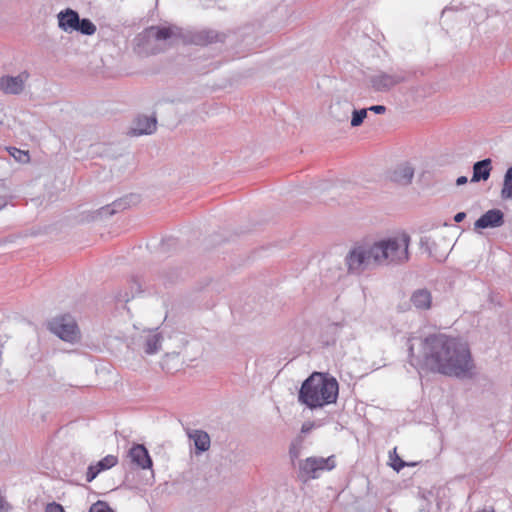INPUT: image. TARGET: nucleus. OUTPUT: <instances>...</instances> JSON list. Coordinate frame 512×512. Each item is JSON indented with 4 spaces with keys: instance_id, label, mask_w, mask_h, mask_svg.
<instances>
[{
    "instance_id": "f257e3e1",
    "label": "nucleus",
    "mask_w": 512,
    "mask_h": 512,
    "mask_svg": "<svg viewBox=\"0 0 512 512\" xmlns=\"http://www.w3.org/2000/svg\"><path fill=\"white\" fill-rule=\"evenodd\" d=\"M424 365L447 376L470 377L475 368L470 348L461 338L432 334L421 342Z\"/></svg>"
},
{
    "instance_id": "f03ea898",
    "label": "nucleus",
    "mask_w": 512,
    "mask_h": 512,
    "mask_svg": "<svg viewBox=\"0 0 512 512\" xmlns=\"http://www.w3.org/2000/svg\"><path fill=\"white\" fill-rule=\"evenodd\" d=\"M410 237L396 234L376 241L356 242L345 257L349 273L359 274L371 266L402 264L409 259Z\"/></svg>"
},
{
    "instance_id": "7ed1b4c3",
    "label": "nucleus",
    "mask_w": 512,
    "mask_h": 512,
    "mask_svg": "<svg viewBox=\"0 0 512 512\" xmlns=\"http://www.w3.org/2000/svg\"><path fill=\"white\" fill-rule=\"evenodd\" d=\"M338 393L339 385L334 377L314 372L303 382L299 391V400L309 408H319L335 403Z\"/></svg>"
},
{
    "instance_id": "20e7f679",
    "label": "nucleus",
    "mask_w": 512,
    "mask_h": 512,
    "mask_svg": "<svg viewBox=\"0 0 512 512\" xmlns=\"http://www.w3.org/2000/svg\"><path fill=\"white\" fill-rule=\"evenodd\" d=\"M336 466L334 456L324 457H308L299 463L298 477L301 481L307 482L311 479L318 478L321 473L331 471Z\"/></svg>"
},
{
    "instance_id": "39448f33",
    "label": "nucleus",
    "mask_w": 512,
    "mask_h": 512,
    "mask_svg": "<svg viewBox=\"0 0 512 512\" xmlns=\"http://www.w3.org/2000/svg\"><path fill=\"white\" fill-rule=\"evenodd\" d=\"M49 330L64 341L75 342L80 333L77 323L70 315L55 317L48 323Z\"/></svg>"
},
{
    "instance_id": "423d86ee",
    "label": "nucleus",
    "mask_w": 512,
    "mask_h": 512,
    "mask_svg": "<svg viewBox=\"0 0 512 512\" xmlns=\"http://www.w3.org/2000/svg\"><path fill=\"white\" fill-rule=\"evenodd\" d=\"M127 457L131 464L140 469H149L152 467V460L147 449L141 444H134L128 451Z\"/></svg>"
},
{
    "instance_id": "0eeeda50",
    "label": "nucleus",
    "mask_w": 512,
    "mask_h": 512,
    "mask_svg": "<svg viewBox=\"0 0 512 512\" xmlns=\"http://www.w3.org/2000/svg\"><path fill=\"white\" fill-rule=\"evenodd\" d=\"M28 77L29 73L26 71L16 77L4 76L0 79V89L6 94H19Z\"/></svg>"
},
{
    "instance_id": "6e6552de",
    "label": "nucleus",
    "mask_w": 512,
    "mask_h": 512,
    "mask_svg": "<svg viewBox=\"0 0 512 512\" xmlns=\"http://www.w3.org/2000/svg\"><path fill=\"white\" fill-rule=\"evenodd\" d=\"M504 223L503 213L498 209H492L484 213L476 222L475 228L485 229L499 227Z\"/></svg>"
},
{
    "instance_id": "1a4fd4ad",
    "label": "nucleus",
    "mask_w": 512,
    "mask_h": 512,
    "mask_svg": "<svg viewBox=\"0 0 512 512\" xmlns=\"http://www.w3.org/2000/svg\"><path fill=\"white\" fill-rule=\"evenodd\" d=\"M147 41H166L175 36V31L168 26H151L144 31Z\"/></svg>"
},
{
    "instance_id": "9d476101",
    "label": "nucleus",
    "mask_w": 512,
    "mask_h": 512,
    "mask_svg": "<svg viewBox=\"0 0 512 512\" xmlns=\"http://www.w3.org/2000/svg\"><path fill=\"white\" fill-rule=\"evenodd\" d=\"M410 301L417 310H429L432 307V294L428 289H417L411 294Z\"/></svg>"
},
{
    "instance_id": "9b49d317",
    "label": "nucleus",
    "mask_w": 512,
    "mask_h": 512,
    "mask_svg": "<svg viewBox=\"0 0 512 512\" xmlns=\"http://www.w3.org/2000/svg\"><path fill=\"white\" fill-rule=\"evenodd\" d=\"M118 463V457L116 455H107L101 459L97 464L91 465L88 468L87 480L92 481L101 471L108 470Z\"/></svg>"
},
{
    "instance_id": "f8f14e48",
    "label": "nucleus",
    "mask_w": 512,
    "mask_h": 512,
    "mask_svg": "<svg viewBox=\"0 0 512 512\" xmlns=\"http://www.w3.org/2000/svg\"><path fill=\"white\" fill-rule=\"evenodd\" d=\"M156 118L139 117L135 121V126L131 129V135L138 136L143 134H151L156 130Z\"/></svg>"
},
{
    "instance_id": "ddd939ff",
    "label": "nucleus",
    "mask_w": 512,
    "mask_h": 512,
    "mask_svg": "<svg viewBox=\"0 0 512 512\" xmlns=\"http://www.w3.org/2000/svg\"><path fill=\"white\" fill-rule=\"evenodd\" d=\"M491 170L492 167L490 159H484L482 161L476 162L473 166V176L471 181H486L490 177Z\"/></svg>"
},
{
    "instance_id": "4468645a",
    "label": "nucleus",
    "mask_w": 512,
    "mask_h": 512,
    "mask_svg": "<svg viewBox=\"0 0 512 512\" xmlns=\"http://www.w3.org/2000/svg\"><path fill=\"white\" fill-rule=\"evenodd\" d=\"M58 18L59 26L65 31L78 29L79 16L75 11L68 9L65 12H61Z\"/></svg>"
},
{
    "instance_id": "2eb2a0df",
    "label": "nucleus",
    "mask_w": 512,
    "mask_h": 512,
    "mask_svg": "<svg viewBox=\"0 0 512 512\" xmlns=\"http://www.w3.org/2000/svg\"><path fill=\"white\" fill-rule=\"evenodd\" d=\"M402 80H403V78L399 77V76L383 74V75H379V76L375 77L372 80V83H373V87L376 90L381 91V90L390 89L391 87L400 83Z\"/></svg>"
},
{
    "instance_id": "dca6fc26",
    "label": "nucleus",
    "mask_w": 512,
    "mask_h": 512,
    "mask_svg": "<svg viewBox=\"0 0 512 512\" xmlns=\"http://www.w3.org/2000/svg\"><path fill=\"white\" fill-rule=\"evenodd\" d=\"M193 439L194 445L200 452L207 451L210 447V437L202 430H195L190 434Z\"/></svg>"
},
{
    "instance_id": "f3484780",
    "label": "nucleus",
    "mask_w": 512,
    "mask_h": 512,
    "mask_svg": "<svg viewBox=\"0 0 512 512\" xmlns=\"http://www.w3.org/2000/svg\"><path fill=\"white\" fill-rule=\"evenodd\" d=\"M414 171L410 166L398 168L393 173V181L400 185H407L411 182Z\"/></svg>"
},
{
    "instance_id": "a211bd4d",
    "label": "nucleus",
    "mask_w": 512,
    "mask_h": 512,
    "mask_svg": "<svg viewBox=\"0 0 512 512\" xmlns=\"http://www.w3.org/2000/svg\"><path fill=\"white\" fill-rule=\"evenodd\" d=\"M501 198L504 200L512 199V167L508 168L504 175Z\"/></svg>"
},
{
    "instance_id": "6ab92c4d",
    "label": "nucleus",
    "mask_w": 512,
    "mask_h": 512,
    "mask_svg": "<svg viewBox=\"0 0 512 512\" xmlns=\"http://www.w3.org/2000/svg\"><path fill=\"white\" fill-rule=\"evenodd\" d=\"M8 151L10 155L20 163H27L30 160L28 151H23L15 147L9 148Z\"/></svg>"
},
{
    "instance_id": "aec40b11",
    "label": "nucleus",
    "mask_w": 512,
    "mask_h": 512,
    "mask_svg": "<svg viewBox=\"0 0 512 512\" xmlns=\"http://www.w3.org/2000/svg\"><path fill=\"white\" fill-rule=\"evenodd\" d=\"M77 30H80L83 34L92 35L96 31V27L88 19H82V20L79 19V25H78Z\"/></svg>"
},
{
    "instance_id": "412c9836",
    "label": "nucleus",
    "mask_w": 512,
    "mask_h": 512,
    "mask_svg": "<svg viewBox=\"0 0 512 512\" xmlns=\"http://www.w3.org/2000/svg\"><path fill=\"white\" fill-rule=\"evenodd\" d=\"M367 116V109H360V110H354L352 119H351V125L353 127H357L362 124L363 120Z\"/></svg>"
},
{
    "instance_id": "4be33fe9",
    "label": "nucleus",
    "mask_w": 512,
    "mask_h": 512,
    "mask_svg": "<svg viewBox=\"0 0 512 512\" xmlns=\"http://www.w3.org/2000/svg\"><path fill=\"white\" fill-rule=\"evenodd\" d=\"M89 512H112V510L105 502L98 501L90 507Z\"/></svg>"
},
{
    "instance_id": "5701e85b",
    "label": "nucleus",
    "mask_w": 512,
    "mask_h": 512,
    "mask_svg": "<svg viewBox=\"0 0 512 512\" xmlns=\"http://www.w3.org/2000/svg\"><path fill=\"white\" fill-rule=\"evenodd\" d=\"M391 466L394 470L400 471L406 466V463L400 459L398 456H395V458L392 459Z\"/></svg>"
},
{
    "instance_id": "b1692460",
    "label": "nucleus",
    "mask_w": 512,
    "mask_h": 512,
    "mask_svg": "<svg viewBox=\"0 0 512 512\" xmlns=\"http://www.w3.org/2000/svg\"><path fill=\"white\" fill-rule=\"evenodd\" d=\"M289 454L292 460L297 459L300 455V445L292 444L289 449Z\"/></svg>"
},
{
    "instance_id": "393cba45",
    "label": "nucleus",
    "mask_w": 512,
    "mask_h": 512,
    "mask_svg": "<svg viewBox=\"0 0 512 512\" xmlns=\"http://www.w3.org/2000/svg\"><path fill=\"white\" fill-rule=\"evenodd\" d=\"M46 512H65V511L60 504L50 503L46 507Z\"/></svg>"
},
{
    "instance_id": "a878e982",
    "label": "nucleus",
    "mask_w": 512,
    "mask_h": 512,
    "mask_svg": "<svg viewBox=\"0 0 512 512\" xmlns=\"http://www.w3.org/2000/svg\"><path fill=\"white\" fill-rule=\"evenodd\" d=\"M369 110L374 111L375 113H378V114H382L386 111V107L382 106V105H375V106H371L369 108Z\"/></svg>"
},
{
    "instance_id": "bb28decb",
    "label": "nucleus",
    "mask_w": 512,
    "mask_h": 512,
    "mask_svg": "<svg viewBox=\"0 0 512 512\" xmlns=\"http://www.w3.org/2000/svg\"><path fill=\"white\" fill-rule=\"evenodd\" d=\"M466 217V214L464 212H459L454 216V221L459 223L462 222Z\"/></svg>"
},
{
    "instance_id": "cd10ccee",
    "label": "nucleus",
    "mask_w": 512,
    "mask_h": 512,
    "mask_svg": "<svg viewBox=\"0 0 512 512\" xmlns=\"http://www.w3.org/2000/svg\"><path fill=\"white\" fill-rule=\"evenodd\" d=\"M465 183H467V177H465V176H460L456 180L457 185H463Z\"/></svg>"
},
{
    "instance_id": "c85d7f7f",
    "label": "nucleus",
    "mask_w": 512,
    "mask_h": 512,
    "mask_svg": "<svg viewBox=\"0 0 512 512\" xmlns=\"http://www.w3.org/2000/svg\"><path fill=\"white\" fill-rule=\"evenodd\" d=\"M311 426H312V424H310V423H306V424H304V425L302 426V429H301V430H302V432H307V431H309V430L311 429Z\"/></svg>"
},
{
    "instance_id": "c756f323",
    "label": "nucleus",
    "mask_w": 512,
    "mask_h": 512,
    "mask_svg": "<svg viewBox=\"0 0 512 512\" xmlns=\"http://www.w3.org/2000/svg\"><path fill=\"white\" fill-rule=\"evenodd\" d=\"M477 512H495V511L492 508H489V509L488 508H484V509L479 510Z\"/></svg>"
},
{
    "instance_id": "7c9ffc66",
    "label": "nucleus",
    "mask_w": 512,
    "mask_h": 512,
    "mask_svg": "<svg viewBox=\"0 0 512 512\" xmlns=\"http://www.w3.org/2000/svg\"><path fill=\"white\" fill-rule=\"evenodd\" d=\"M409 351H410V357L414 358L415 355H414V352H413V345H410Z\"/></svg>"
},
{
    "instance_id": "2f4dec72",
    "label": "nucleus",
    "mask_w": 512,
    "mask_h": 512,
    "mask_svg": "<svg viewBox=\"0 0 512 512\" xmlns=\"http://www.w3.org/2000/svg\"><path fill=\"white\" fill-rule=\"evenodd\" d=\"M148 345H149V348L147 349V352L148 353H154L156 351V348H151L150 347V343Z\"/></svg>"
}]
</instances>
